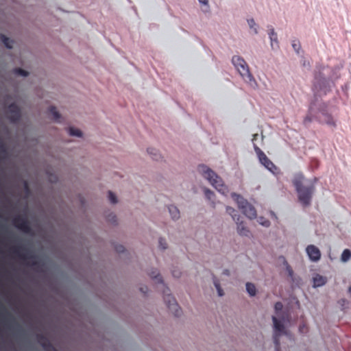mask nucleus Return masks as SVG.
<instances>
[{
	"instance_id": "nucleus-1",
	"label": "nucleus",
	"mask_w": 351,
	"mask_h": 351,
	"mask_svg": "<svg viewBox=\"0 0 351 351\" xmlns=\"http://www.w3.org/2000/svg\"><path fill=\"white\" fill-rule=\"evenodd\" d=\"M232 64L239 74L243 81L251 88L257 90L258 84L250 71V67L245 60L239 56L232 58Z\"/></svg>"
},
{
	"instance_id": "nucleus-2",
	"label": "nucleus",
	"mask_w": 351,
	"mask_h": 351,
	"mask_svg": "<svg viewBox=\"0 0 351 351\" xmlns=\"http://www.w3.org/2000/svg\"><path fill=\"white\" fill-rule=\"evenodd\" d=\"M198 171L219 193L224 195L228 194V186L224 184L221 178L211 169L206 165H200L198 167Z\"/></svg>"
},
{
	"instance_id": "nucleus-3",
	"label": "nucleus",
	"mask_w": 351,
	"mask_h": 351,
	"mask_svg": "<svg viewBox=\"0 0 351 351\" xmlns=\"http://www.w3.org/2000/svg\"><path fill=\"white\" fill-rule=\"evenodd\" d=\"M305 179L302 174H298L295 178L293 181L295 189L298 193V198L300 202L307 206L309 204L311 199L312 193L314 191V186L313 184L308 185L305 187L303 184Z\"/></svg>"
},
{
	"instance_id": "nucleus-4",
	"label": "nucleus",
	"mask_w": 351,
	"mask_h": 351,
	"mask_svg": "<svg viewBox=\"0 0 351 351\" xmlns=\"http://www.w3.org/2000/svg\"><path fill=\"white\" fill-rule=\"evenodd\" d=\"M274 308L276 313V316L272 317V321L274 324V343L277 347L278 346V338L282 335L285 334V324L287 320L285 317H280L278 315L282 309V304L281 302H276L274 305Z\"/></svg>"
},
{
	"instance_id": "nucleus-5",
	"label": "nucleus",
	"mask_w": 351,
	"mask_h": 351,
	"mask_svg": "<svg viewBox=\"0 0 351 351\" xmlns=\"http://www.w3.org/2000/svg\"><path fill=\"white\" fill-rule=\"evenodd\" d=\"M231 196L237 204L239 209L241 210V211L245 217L250 219L256 218L257 214L255 208L252 204L248 203L246 199H245L240 195L234 193H232Z\"/></svg>"
},
{
	"instance_id": "nucleus-6",
	"label": "nucleus",
	"mask_w": 351,
	"mask_h": 351,
	"mask_svg": "<svg viewBox=\"0 0 351 351\" xmlns=\"http://www.w3.org/2000/svg\"><path fill=\"white\" fill-rule=\"evenodd\" d=\"M231 196L237 204L239 209L241 210V211L245 217L250 219L256 218L257 214L255 208L252 204L248 203L246 199H245L240 195L234 193H232Z\"/></svg>"
},
{
	"instance_id": "nucleus-7",
	"label": "nucleus",
	"mask_w": 351,
	"mask_h": 351,
	"mask_svg": "<svg viewBox=\"0 0 351 351\" xmlns=\"http://www.w3.org/2000/svg\"><path fill=\"white\" fill-rule=\"evenodd\" d=\"M255 151L260 162L270 172H271L272 173H275L276 171L277 170V168L273 164V162L258 147H256Z\"/></svg>"
},
{
	"instance_id": "nucleus-8",
	"label": "nucleus",
	"mask_w": 351,
	"mask_h": 351,
	"mask_svg": "<svg viewBox=\"0 0 351 351\" xmlns=\"http://www.w3.org/2000/svg\"><path fill=\"white\" fill-rule=\"evenodd\" d=\"M306 252L308 258L313 262H317L321 258L319 250L314 245H308L306 247Z\"/></svg>"
},
{
	"instance_id": "nucleus-9",
	"label": "nucleus",
	"mask_w": 351,
	"mask_h": 351,
	"mask_svg": "<svg viewBox=\"0 0 351 351\" xmlns=\"http://www.w3.org/2000/svg\"><path fill=\"white\" fill-rule=\"evenodd\" d=\"M269 38L271 49L274 51L278 50L279 49L278 35L274 29H270L269 32Z\"/></svg>"
},
{
	"instance_id": "nucleus-10",
	"label": "nucleus",
	"mask_w": 351,
	"mask_h": 351,
	"mask_svg": "<svg viewBox=\"0 0 351 351\" xmlns=\"http://www.w3.org/2000/svg\"><path fill=\"white\" fill-rule=\"evenodd\" d=\"M8 111H9V114H10V115H9L10 119L12 121H14L19 118L20 110H19V107L16 105H15V104L10 105L9 106Z\"/></svg>"
},
{
	"instance_id": "nucleus-11",
	"label": "nucleus",
	"mask_w": 351,
	"mask_h": 351,
	"mask_svg": "<svg viewBox=\"0 0 351 351\" xmlns=\"http://www.w3.org/2000/svg\"><path fill=\"white\" fill-rule=\"evenodd\" d=\"M326 283V278L319 274H315L313 278V287L317 288L324 286Z\"/></svg>"
},
{
	"instance_id": "nucleus-12",
	"label": "nucleus",
	"mask_w": 351,
	"mask_h": 351,
	"mask_svg": "<svg viewBox=\"0 0 351 351\" xmlns=\"http://www.w3.org/2000/svg\"><path fill=\"white\" fill-rule=\"evenodd\" d=\"M237 223V233L241 236H248L250 234L249 230L244 226L242 221H235Z\"/></svg>"
},
{
	"instance_id": "nucleus-13",
	"label": "nucleus",
	"mask_w": 351,
	"mask_h": 351,
	"mask_svg": "<svg viewBox=\"0 0 351 351\" xmlns=\"http://www.w3.org/2000/svg\"><path fill=\"white\" fill-rule=\"evenodd\" d=\"M247 23L249 26V28L251 32L254 35H257L258 34V25L256 23L254 19L250 18L247 19Z\"/></svg>"
},
{
	"instance_id": "nucleus-14",
	"label": "nucleus",
	"mask_w": 351,
	"mask_h": 351,
	"mask_svg": "<svg viewBox=\"0 0 351 351\" xmlns=\"http://www.w3.org/2000/svg\"><path fill=\"white\" fill-rule=\"evenodd\" d=\"M16 226L18 229L26 233L29 232L30 230L29 224L27 221H22L20 223H16Z\"/></svg>"
},
{
	"instance_id": "nucleus-15",
	"label": "nucleus",
	"mask_w": 351,
	"mask_h": 351,
	"mask_svg": "<svg viewBox=\"0 0 351 351\" xmlns=\"http://www.w3.org/2000/svg\"><path fill=\"white\" fill-rule=\"evenodd\" d=\"M147 152L154 160H158L161 158L159 152L155 148L149 147L147 149Z\"/></svg>"
},
{
	"instance_id": "nucleus-16",
	"label": "nucleus",
	"mask_w": 351,
	"mask_h": 351,
	"mask_svg": "<svg viewBox=\"0 0 351 351\" xmlns=\"http://www.w3.org/2000/svg\"><path fill=\"white\" fill-rule=\"evenodd\" d=\"M226 213L231 216L232 219L235 221L236 220L237 221H239L240 219V216L237 214V210L230 207V206H227L226 208Z\"/></svg>"
},
{
	"instance_id": "nucleus-17",
	"label": "nucleus",
	"mask_w": 351,
	"mask_h": 351,
	"mask_svg": "<svg viewBox=\"0 0 351 351\" xmlns=\"http://www.w3.org/2000/svg\"><path fill=\"white\" fill-rule=\"evenodd\" d=\"M168 209L173 219H177L180 217V211L177 207L171 205L169 206Z\"/></svg>"
},
{
	"instance_id": "nucleus-18",
	"label": "nucleus",
	"mask_w": 351,
	"mask_h": 351,
	"mask_svg": "<svg viewBox=\"0 0 351 351\" xmlns=\"http://www.w3.org/2000/svg\"><path fill=\"white\" fill-rule=\"evenodd\" d=\"M245 288H246V291L250 296L254 297L256 295V289L254 285H253L252 283H250V282H247L245 285Z\"/></svg>"
},
{
	"instance_id": "nucleus-19",
	"label": "nucleus",
	"mask_w": 351,
	"mask_h": 351,
	"mask_svg": "<svg viewBox=\"0 0 351 351\" xmlns=\"http://www.w3.org/2000/svg\"><path fill=\"white\" fill-rule=\"evenodd\" d=\"M351 258V251L348 249H345L341 255V261L346 263Z\"/></svg>"
},
{
	"instance_id": "nucleus-20",
	"label": "nucleus",
	"mask_w": 351,
	"mask_h": 351,
	"mask_svg": "<svg viewBox=\"0 0 351 351\" xmlns=\"http://www.w3.org/2000/svg\"><path fill=\"white\" fill-rule=\"evenodd\" d=\"M49 111H50L51 114L53 116V119L56 122H60L61 117H60V114H59V112L56 110V108L55 107H51L49 108Z\"/></svg>"
},
{
	"instance_id": "nucleus-21",
	"label": "nucleus",
	"mask_w": 351,
	"mask_h": 351,
	"mask_svg": "<svg viewBox=\"0 0 351 351\" xmlns=\"http://www.w3.org/2000/svg\"><path fill=\"white\" fill-rule=\"evenodd\" d=\"M213 283L215 287L217 290V294L219 297H222L224 295L223 289L221 288V286L216 278H213Z\"/></svg>"
},
{
	"instance_id": "nucleus-22",
	"label": "nucleus",
	"mask_w": 351,
	"mask_h": 351,
	"mask_svg": "<svg viewBox=\"0 0 351 351\" xmlns=\"http://www.w3.org/2000/svg\"><path fill=\"white\" fill-rule=\"evenodd\" d=\"M165 300L168 302V307L175 308L177 306L174 298L170 294L167 295V298Z\"/></svg>"
},
{
	"instance_id": "nucleus-23",
	"label": "nucleus",
	"mask_w": 351,
	"mask_h": 351,
	"mask_svg": "<svg viewBox=\"0 0 351 351\" xmlns=\"http://www.w3.org/2000/svg\"><path fill=\"white\" fill-rule=\"evenodd\" d=\"M1 39L5 46L8 49L12 48L13 41L10 40L9 38L5 37V36H1Z\"/></svg>"
},
{
	"instance_id": "nucleus-24",
	"label": "nucleus",
	"mask_w": 351,
	"mask_h": 351,
	"mask_svg": "<svg viewBox=\"0 0 351 351\" xmlns=\"http://www.w3.org/2000/svg\"><path fill=\"white\" fill-rule=\"evenodd\" d=\"M69 134L71 136H77V137H80L82 136L81 131L80 130L74 128H70L69 129Z\"/></svg>"
},
{
	"instance_id": "nucleus-25",
	"label": "nucleus",
	"mask_w": 351,
	"mask_h": 351,
	"mask_svg": "<svg viewBox=\"0 0 351 351\" xmlns=\"http://www.w3.org/2000/svg\"><path fill=\"white\" fill-rule=\"evenodd\" d=\"M108 199L109 202L112 204H115L118 202L116 195L111 191L108 193Z\"/></svg>"
},
{
	"instance_id": "nucleus-26",
	"label": "nucleus",
	"mask_w": 351,
	"mask_h": 351,
	"mask_svg": "<svg viewBox=\"0 0 351 351\" xmlns=\"http://www.w3.org/2000/svg\"><path fill=\"white\" fill-rule=\"evenodd\" d=\"M204 192L206 197L208 199H211L215 196L214 193L208 189H205Z\"/></svg>"
},
{
	"instance_id": "nucleus-27",
	"label": "nucleus",
	"mask_w": 351,
	"mask_h": 351,
	"mask_svg": "<svg viewBox=\"0 0 351 351\" xmlns=\"http://www.w3.org/2000/svg\"><path fill=\"white\" fill-rule=\"evenodd\" d=\"M14 73L16 75H20L23 76V77H25V76L28 75V72L25 71V70H23L21 69H15L14 70Z\"/></svg>"
},
{
	"instance_id": "nucleus-28",
	"label": "nucleus",
	"mask_w": 351,
	"mask_h": 351,
	"mask_svg": "<svg viewBox=\"0 0 351 351\" xmlns=\"http://www.w3.org/2000/svg\"><path fill=\"white\" fill-rule=\"evenodd\" d=\"M258 223L260 225L265 226V227H268L270 224L269 221L268 220L264 219L263 217H260L258 219Z\"/></svg>"
},
{
	"instance_id": "nucleus-29",
	"label": "nucleus",
	"mask_w": 351,
	"mask_h": 351,
	"mask_svg": "<svg viewBox=\"0 0 351 351\" xmlns=\"http://www.w3.org/2000/svg\"><path fill=\"white\" fill-rule=\"evenodd\" d=\"M199 3L202 5H205L207 9L209 8L208 0H199Z\"/></svg>"
},
{
	"instance_id": "nucleus-30",
	"label": "nucleus",
	"mask_w": 351,
	"mask_h": 351,
	"mask_svg": "<svg viewBox=\"0 0 351 351\" xmlns=\"http://www.w3.org/2000/svg\"><path fill=\"white\" fill-rule=\"evenodd\" d=\"M286 269L289 274V276L290 277H292L293 276V271H292L291 267L288 264H287V265H286Z\"/></svg>"
},
{
	"instance_id": "nucleus-31",
	"label": "nucleus",
	"mask_w": 351,
	"mask_h": 351,
	"mask_svg": "<svg viewBox=\"0 0 351 351\" xmlns=\"http://www.w3.org/2000/svg\"><path fill=\"white\" fill-rule=\"evenodd\" d=\"M117 250L119 252H121L123 251V247L122 245H119L117 247Z\"/></svg>"
},
{
	"instance_id": "nucleus-32",
	"label": "nucleus",
	"mask_w": 351,
	"mask_h": 351,
	"mask_svg": "<svg viewBox=\"0 0 351 351\" xmlns=\"http://www.w3.org/2000/svg\"><path fill=\"white\" fill-rule=\"evenodd\" d=\"M158 276L156 275V276H153L152 278L156 279L157 280L158 282H162V280L160 278H158Z\"/></svg>"
},
{
	"instance_id": "nucleus-33",
	"label": "nucleus",
	"mask_w": 351,
	"mask_h": 351,
	"mask_svg": "<svg viewBox=\"0 0 351 351\" xmlns=\"http://www.w3.org/2000/svg\"><path fill=\"white\" fill-rule=\"evenodd\" d=\"M160 245L162 249H165L166 247V246L164 245V243H162V240L160 241Z\"/></svg>"
},
{
	"instance_id": "nucleus-34",
	"label": "nucleus",
	"mask_w": 351,
	"mask_h": 351,
	"mask_svg": "<svg viewBox=\"0 0 351 351\" xmlns=\"http://www.w3.org/2000/svg\"><path fill=\"white\" fill-rule=\"evenodd\" d=\"M348 293L351 297V287L348 289Z\"/></svg>"
},
{
	"instance_id": "nucleus-35",
	"label": "nucleus",
	"mask_w": 351,
	"mask_h": 351,
	"mask_svg": "<svg viewBox=\"0 0 351 351\" xmlns=\"http://www.w3.org/2000/svg\"><path fill=\"white\" fill-rule=\"evenodd\" d=\"M271 215L275 218L276 219V216L275 215V214L274 213H271Z\"/></svg>"
},
{
	"instance_id": "nucleus-36",
	"label": "nucleus",
	"mask_w": 351,
	"mask_h": 351,
	"mask_svg": "<svg viewBox=\"0 0 351 351\" xmlns=\"http://www.w3.org/2000/svg\"><path fill=\"white\" fill-rule=\"evenodd\" d=\"M293 47L295 49V47H297V45L296 44H293Z\"/></svg>"
},
{
	"instance_id": "nucleus-37",
	"label": "nucleus",
	"mask_w": 351,
	"mask_h": 351,
	"mask_svg": "<svg viewBox=\"0 0 351 351\" xmlns=\"http://www.w3.org/2000/svg\"><path fill=\"white\" fill-rule=\"evenodd\" d=\"M224 274H226V275H228V271H226L224 272Z\"/></svg>"
}]
</instances>
